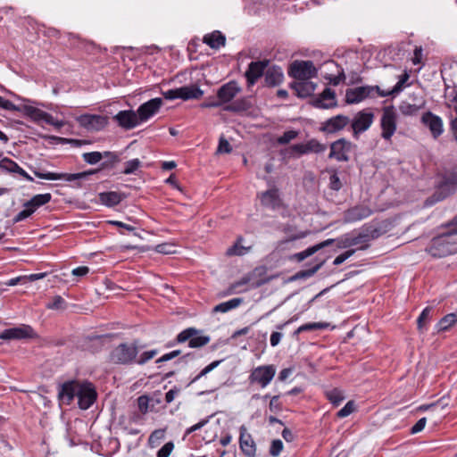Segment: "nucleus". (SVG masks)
Wrapping results in <instances>:
<instances>
[{
  "label": "nucleus",
  "mask_w": 457,
  "mask_h": 457,
  "mask_svg": "<svg viewBox=\"0 0 457 457\" xmlns=\"http://www.w3.org/2000/svg\"><path fill=\"white\" fill-rule=\"evenodd\" d=\"M445 231L434 237L427 251L435 258H443L457 253V215L448 223L442 226Z\"/></svg>",
  "instance_id": "f257e3e1"
},
{
  "label": "nucleus",
  "mask_w": 457,
  "mask_h": 457,
  "mask_svg": "<svg viewBox=\"0 0 457 457\" xmlns=\"http://www.w3.org/2000/svg\"><path fill=\"white\" fill-rule=\"evenodd\" d=\"M149 398L147 395H141L137 398V406L142 414L148 412Z\"/></svg>",
  "instance_id": "69168bd1"
},
{
  "label": "nucleus",
  "mask_w": 457,
  "mask_h": 457,
  "mask_svg": "<svg viewBox=\"0 0 457 457\" xmlns=\"http://www.w3.org/2000/svg\"><path fill=\"white\" fill-rule=\"evenodd\" d=\"M142 166L139 159H132L124 163V169L120 171L124 175L137 174V171Z\"/></svg>",
  "instance_id": "37998d69"
},
{
  "label": "nucleus",
  "mask_w": 457,
  "mask_h": 457,
  "mask_svg": "<svg viewBox=\"0 0 457 457\" xmlns=\"http://www.w3.org/2000/svg\"><path fill=\"white\" fill-rule=\"evenodd\" d=\"M51 199H52V195L49 193L39 194V195H34L30 199V203L34 204L36 205V207L38 209L39 207L48 204L51 201Z\"/></svg>",
  "instance_id": "603ef678"
},
{
  "label": "nucleus",
  "mask_w": 457,
  "mask_h": 457,
  "mask_svg": "<svg viewBox=\"0 0 457 457\" xmlns=\"http://www.w3.org/2000/svg\"><path fill=\"white\" fill-rule=\"evenodd\" d=\"M298 137V131L287 130L283 133L282 136L278 137L277 142L278 145H287L291 140Z\"/></svg>",
  "instance_id": "5fc2aeb1"
},
{
  "label": "nucleus",
  "mask_w": 457,
  "mask_h": 457,
  "mask_svg": "<svg viewBox=\"0 0 457 457\" xmlns=\"http://www.w3.org/2000/svg\"><path fill=\"white\" fill-rule=\"evenodd\" d=\"M232 152V147L228 141L221 137L219 140V145L217 148L218 154H229Z\"/></svg>",
  "instance_id": "e2e57ef3"
},
{
  "label": "nucleus",
  "mask_w": 457,
  "mask_h": 457,
  "mask_svg": "<svg viewBox=\"0 0 457 457\" xmlns=\"http://www.w3.org/2000/svg\"><path fill=\"white\" fill-rule=\"evenodd\" d=\"M401 112L404 115H412L417 112L419 106L416 104H411L406 102H403L399 106Z\"/></svg>",
  "instance_id": "13d9d810"
},
{
  "label": "nucleus",
  "mask_w": 457,
  "mask_h": 457,
  "mask_svg": "<svg viewBox=\"0 0 457 457\" xmlns=\"http://www.w3.org/2000/svg\"><path fill=\"white\" fill-rule=\"evenodd\" d=\"M261 203L263 206L269 207L272 210L277 208L280 203L278 189L271 188L262 193Z\"/></svg>",
  "instance_id": "473e14b6"
},
{
  "label": "nucleus",
  "mask_w": 457,
  "mask_h": 457,
  "mask_svg": "<svg viewBox=\"0 0 457 457\" xmlns=\"http://www.w3.org/2000/svg\"><path fill=\"white\" fill-rule=\"evenodd\" d=\"M276 373L273 365H263L253 369L249 376L250 383H257L262 387L267 386Z\"/></svg>",
  "instance_id": "4468645a"
},
{
  "label": "nucleus",
  "mask_w": 457,
  "mask_h": 457,
  "mask_svg": "<svg viewBox=\"0 0 457 457\" xmlns=\"http://www.w3.org/2000/svg\"><path fill=\"white\" fill-rule=\"evenodd\" d=\"M76 120L81 127L87 130L99 131L108 125V117L99 114H82Z\"/></svg>",
  "instance_id": "dca6fc26"
},
{
  "label": "nucleus",
  "mask_w": 457,
  "mask_h": 457,
  "mask_svg": "<svg viewBox=\"0 0 457 457\" xmlns=\"http://www.w3.org/2000/svg\"><path fill=\"white\" fill-rule=\"evenodd\" d=\"M162 105V99L160 97L152 98L147 102L140 104L136 111L139 122L142 123L148 120L151 117L158 112Z\"/></svg>",
  "instance_id": "a211bd4d"
},
{
  "label": "nucleus",
  "mask_w": 457,
  "mask_h": 457,
  "mask_svg": "<svg viewBox=\"0 0 457 457\" xmlns=\"http://www.w3.org/2000/svg\"><path fill=\"white\" fill-rule=\"evenodd\" d=\"M355 405L353 401H349L337 414L338 418H345L353 412Z\"/></svg>",
  "instance_id": "bf43d9fd"
},
{
  "label": "nucleus",
  "mask_w": 457,
  "mask_h": 457,
  "mask_svg": "<svg viewBox=\"0 0 457 457\" xmlns=\"http://www.w3.org/2000/svg\"><path fill=\"white\" fill-rule=\"evenodd\" d=\"M80 381L69 380L61 385L58 397L63 403L70 405L75 397L78 396Z\"/></svg>",
  "instance_id": "4be33fe9"
},
{
  "label": "nucleus",
  "mask_w": 457,
  "mask_h": 457,
  "mask_svg": "<svg viewBox=\"0 0 457 457\" xmlns=\"http://www.w3.org/2000/svg\"><path fill=\"white\" fill-rule=\"evenodd\" d=\"M104 161L100 164V167L103 170L113 169L115 165L120 161L118 154L110 151L104 152Z\"/></svg>",
  "instance_id": "58836bf2"
},
{
  "label": "nucleus",
  "mask_w": 457,
  "mask_h": 457,
  "mask_svg": "<svg viewBox=\"0 0 457 457\" xmlns=\"http://www.w3.org/2000/svg\"><path fill=\"white\" fill-rule=\"evenodd\" d=\"M97 393L94 385L89 381L80 382L78 391V404L81 410H87L96 402Z\"/></svg>",
  "instance_id": "f8f14e48"
},
{
  "label": "nucleus",
  "mask_w": 457,
  "mask_h": 457,
  "mask_svg": "<svg viewBox=\"0 0 457 457\" xmlns=\"http://www.w3.org/2000/svg\"><path fill=\"white\" fill-rule=\"evenodd\" d=\"M244 302L243 298H233L227 302L220 303L215 305L212 309V312H222L225 313L232 309L238 307Z\"/></svg>",
  "instance_id": "4c0bfd02"
},
{
  "label": "nucleus",
  "mask_w": 457,
  "mask_h": 457,
  "mask_svg": "<svg viewBox=\"0 0 457 457\" xmlns=\"http://www.w3.org/2000/svg\"><path fill=\"white\" fill-rule=\"evenodd\" d=\"M457 322V316L455 313H449L444 316L436 325L437 331H445Z\"/></svg>",
  "instance_id": "79ce46f5"
},
{
  "label": "nucleus",
  "mask_w": 457,
  "mask_h": 457,
  "mask_svg": "<svg viewBox=\"0 0 457 457\" xmlns=\"http://www.w3.org/2000/svg\"><path fill=\"white\" fill-rule=\"evenodd\" d=\"M311 104L319 109H330L337 105L336 93L329 87H326L319 96L311 101Z\"/></svg>",
  "instance_id": "5701e85b"
},
{
  "label": "nucleus",
  "mask_w": 457,
  "mask_h": 457,
  "mask_svg": "<svg viewBox=\"0 0 457 457\" xmlns=\"http://www.w3.org/2000/svg\"><path fill=\"white\" fill-rule=\"evenodd\" d=\"M355 252H356V249H349V250L344 252L343 253L339 254L338 256H337L335 258L333 264L337 265V266L342 264L345 261H346L348 258L353 256Z\"/></svg>",
  "instance_id": "0e129e2a"
},
{
  "label": "nucleus",
  "mask_w": 457,
  "mask_h": 457,
  "mask_svg": "<svg viewBox=\"0 0 457 457\" xmlns=\"http://www.w3.org/2000/svg\"><path fill=\"white\" fill-rule=\"evenodd\" d=\"M317 85L309 79L293 81L289 84V87L295 91V95L299 98H306L311 96L316 89Z\"/></svg>",
  "instance_id": "c85d7f7f"
},
{
  "label": "nucleus",
  "mask_w": 457,
  "mask_h": 457,
  "mask_svg": "<svg viewBox=\"0 0 457 457\" xmlns=\"http://www.w3.org/2000/svg\"><path fill=\"white\" fill-rule=\"evenodd\" d=\"M101 170H103L101 169V167H99L97 169H92L78 173H67V181L75 182L74 187L79 188L82 187V179H87L89 176L96 174Z\"/></svg>",
  "instance_id": "72a5a7b5"
},
{
  "label": "nucleus",
  "mask_w": 457,
  "mask_h": 457,
  "mask_svg": "<svg viewBox=\"0 0 457 457\" xmlns=\"http://www.w3.org/2000/svg\"><path fill=\"white\" fill-rule=\"evenodd\" d=\"M328 327V323L324 322H310L302 325V329H303L304 332L306 331H312V330H318V329H324Z\"/></svg>",
  "instance_id": "680f3d73"
},
{
  "label": "nucleus",
  "mask_w": 457,
  "mask_h": 457,
  "mask_svg": "<svg viewBox=\"0 0 457 457\" xmlns=\"http://www.w3.org/2000/svg\"><path fill=\"white\" fill-rule=\"evenodd\" d=\"M241 91V87H238L237 81L231 80L222 85L217 91V98L220 103L228 104Z\"/></svg>",
  "instance_id": "bb28decb"
},
{
  "label": "nucleus",
  "mask_w": 457,
  "mask_h": 457,
  "mask_svg": "<svg viewBox=\"0 0 457 457\" xmlns=\"http://www.w3.org/2000/svg\"><path fill=\"white\" fill-rule=\"evenodd\" d=\"M157 353L158 351L156 349L143 352L141 354H137V356H136L135 364L144 365L153 359Z\"/></svg>",
  "instance_id": "3c124183"
},
{
  "label": "nucleus",
  "mask_w": 457,
  "mask_h": 457,
  "mask_svg": "<svg viewBox=\"0 0 457 457\" xmlns=\"http://www.w3.org/2000/svg\"><path fill=\"white\" fill-rule=\"evenodd\" d=\"M112 120L124 130H130L140 124L137 112L131 109L120 111Z\"/></svg>",
  "instance_id": "6ab92c4d"
},
{
  "label": "nucleus",
  "mask_w": 457,
  "mask_h": 457,
  "mask_svg": "<svg viewBox=\"0 0 457 457\" xmlns=\"http://www.w3.org/2000/svg\"><path fill=\"white\" fill-rule=\"evenodd\" d=\"M325 263V260L319 262L311 269L302 270L289 278V281H295L300 279H306L313 276Z\"/></svg>",
  "instance_id": "e433bc0d"
},
{
  "label": "nucleus",
  "mask_w": 457,
  "mask_h": 457,
  "mask_svg": "<svg viewBox=\"0 0 457 457\" xmlns=\"http://www.w3.org/2000/svg\"><path fill=\"white\" fill-rule=\"evenodd\" d=\"M284 158H298L303 154H307L305 144H295L288 148L280 151Z\"/></svg>",
  "instance_id": "c9c22d12"
},
{
  "label": "nucleus",
  "mask_w": 457,
  "mask_h": 457,
  "mask_svg": "<svg viewBox=\"0 0 457 457\" xmlns=\"http://www.w3.org/2000/svg\"><path fill=\"white\" fill-rule=\"evenodd\" d=\"M332 245H333L332 240H325L323 242H320L319 244L312 245L302 252L303 253L304 257L308 258V257L313 255L314 253H316L318 251H320L325 247L330 246Z\"/></svg>",
  "instance_id": "c03bdc74"
},
{
  "label": "nucleus",
  "mask_w": 457,
  "mask_h": 457,
  "mask_svg": "<svg viewBox=\"0 0 457 457\" xmlns=\"http://www.w3.org/2000/svg\"><path fill=\"white\" fill-rule=\"evenodd\" d=\"M20 165L8 157H4L0 161V168L6 172L15 173L18 170Z\"/></svg>",
  "instance_id": "8fccbe9b"
},
{
  "label": "nucleus",
  "mask_w": 457,
  "mask_h": 457,
  "mask_svg": "<svg viewBox=\"0 0 457 457\" xmlns=\"http://www.w3.org/2000/svg\"><path fill=\"white\" fill-rule=\"evenodd\" d=\"M199 330L195 328H187L182 330L176 337L179 344L188 341V346L191 348H200L206 345L211 337L209 336H198Z\"/></svg>",
  "instance_id": "6e6552de"
},
{
  "label": "nucleus",
  "mask_w": 457,
  "mask_h": 457,
  "mask_svg": "<svg viewBox=\"0 0 457 457\" xmlns=\"http://www.w3.org/2000/svg\"><path fill=\"white\" fill-rule=\"evenodd\" d=\"M263 86L267 87H275L279 86L284 80L282 68L278 65H268L264 71Z\"/></svg>",
  "instance_id": "393cba45"
},
{
  "label": "nucleus",
  "mask_w": 457,
  "mask_h": 457,
  "mask_svg": "<svg viewBox=\"0 0 457 457\" xmlns=\"http://www.w3.org/2000/svg\"><path fill=\"white\" fill-rule=\"evenodd\" d=\"M203 42L209 46L212 49H219L226 44V37L220 30H214L206 34Z\"/></svg>",
  "instance_id": "2f4dec72"
},
{
  "label": "nucleus",
  "mask_w": 457,
  "mask_h": 457,
  "mask_svg": "<svg viewBox=\"0 0 457 457\" xmlns=\"http://www.w3.org/2000/svg\"><path fill=\"white\" fill-rule=\"evenodd\" d=\"M266 272L267 270L264 266L256 267L251 273L244 276L239 281L232 284L230 290H235L238 287L246 285L250 282H252V288H258L270 281V278H263L266 275Z\"/></svg>",
  "instance_id": "9d476101"
},
{
  "label": "nucleus",
  "mask_w": 457,
  "mask_h": 457,
  "mask_svg": "<svg viewBox=\"0 0 457 457\" xmlns=\"http://www.w3.org/2000/svg\"><path fill=\"white\" fill-rule=\"evenodd\" d=\"M337 68L340 70L338 71V74L337 76L334 75H328L325 76V79L328 80L329 84L333 86H338L341 82H344L345 79V74L344 71V69L339 67L337 64H336Z\"/></svg>",
  "instance_id": "864d4df0"
},
{
  "label": "nucleus",
  "mask_w": 457,
  "mask_h": 457,
  "mask_svg": "<svg viewBox=\"0 0 457 457\" xmlns=\"http://www.w3.org/2000/svg\"><path fill=\"white\" fill-rule=\"evenodd\" d=\"M307 154L310 153H322L326 150V145L320 143L317 139H310L305 143Z\"/></svg>",
  "instance_id": "09e8293b"
},
{
  "label": "nucleus",
  "mask_w": 457,
  "mask_h": 457,
  "mask_svg": "<svg viewBox=\"0 0 457 457\" xmlns=\"http://www.w3.org/2000/svg\"><path fill=\"white\" fill-rule=\"evenodd\" d=\"M374 118L375 115L370 108L358 112L349 122L353 137L356 140L359 139L360 135L370 128Z\"/></svg>",
  "instance_id": "39448f33"
},
{
  "label": "nucleus",
  "mask_w": 457,
  "mask_h": 457,
  "mask_svg": "<svg viewBox=\"0 0 457 457\" xmlns=\"http://www.w3.org/2000/svg\"><path fill=\"white\" fill-rule=\"evenodd\" d=\"M374 88L378 86H362L354 88H348L345 92V102L348 104H358L368 97L374 96Z\"/></svg>",
  "instance_id": "f3484780"
},
{
  "label": "nucleus",
  "mask_w": 457,
  "mask_h": 457,
  "mask_svg": "<svg viewBox=\"0 0 457 457\" xmlns=\"http://www.w3.org/2000/svg\"><path fill=\"white\" fill-rule=\"evenodd\" d=\"M270 64V60L263 59L260 61L251 62L245 72L247 87H253L257 80L263 77L264 71Z\"/></svg>",
  "instance_id": "2eb2a0df"
},
{
  "label": "nucleus",
  "mask_w": 457,
  "mask_h": 457,
  "mask_svg": "<svg viewBox=\"0 0 457 457\" xmlns=\"http://www.w3.org/2000/svg\"><path fill=\"white\" fill-rule=\"evenodd\" d=\"M111 338V335H88L85 337L84 346L92 353H98Z\"/></svg>",
  "instance_id": "cd10ccee"
},
{
  "label": "nucleus",
  "mask_w": 457,
  "mask_h": 457,
  "mask_svg": "<svg viewBox=\"0 0 457 457\" xmlns=\"http://www.w3.org/2000/svg\"><path fill=\"white\" fill-rule=\"evenodd\" d=\"M381 129V137L386 140H390L396 130V114L394 106H386L383 109Z\"/></svg>",
  "instance_id": "ddd939ff"
},
{
  "label": "nucleus",
  "mask_w": 457,
  "mask_h": 457,
  "mask_svg": "<svg viewBox=\"0 0 457 457\" xmlns=\"http://www.w3.org/2000/svg\"><path fill=\"white\" fill-rule=\"evenodd\" d=\"M349 122L350 119L348 116L338 114L322 122L320 127V131L326 134H335L344 129Z\"/></svg>",
  "instance_id": "aec40b11"
},
{
  "label": "nucleus",
  "mask_w": 457,
  "mask_h": 457,
  "mask_svg": "<svg viewBox=\"0 0 457 457\" xmlns=\"http://www.w3.org/2000/svg\"><path fill=\"white\" fill-rule=\"evenodd\" d=\"M408 79H409L408 74H404L403 76H402L401 79H399V81L391 89V93H393L394 96L399 94L403 89L404 85H405L406 81L408 80Z\"/></svg>",
  "instance_id": "774afa93"
},
{
  "label": "nucleus",
  "mask_w": 457,
  "mask_h": 457,
  "mask_svg": "<svg viewBox=\"0 0 457 457\" xmlns=\"http://www.w3.org/2000/svg\"><path fill=\"white\" fill-rule=\"evenodd\" d=\"M342 187V182L337 174V172H334L329 177V188L335 191L340 190Z\"/></svg>",
  "instance_id": "338daca9"
},
{
  "label": "nucleus",
  "mask_w": 457,
  "mask_h": 457,
  "mask_svg": "<svg viewBox=\"0 0 457 457\" xmlns=\"http://www.w3.org/2000/svg\"><path fill=\"white\" fill-rule=\"evenodd\" d=\"M239 448L246 457L256 456V444L245 426L239 428Z\"/></svg>",
  "instance_id": "b1692460"
},
{
  "label": "nucleus",
  "mask_w": 457,
  "mask_h": 457,
  "mask_svg": "<svg viewBox=\"0 0 457 457\" xmlns=\"http://www.w3.org/2000/svg\"><path fill=\"white\" fill-rule=\"evenodd\" d=\"M82 158L83 160L90 164V165H95L98 162H100L103 159H104V152L101 153V152H88V153H84L82 154Z\"/></svg>",
  "instance_id": "de8ad7c7"
},
{
  "label": "nucleus",
  "mask_w": 457,
  "mask_h": 457,
  "mask_svg": "<svg viewBox=\"0 0 457 457\" xmlns=\"http://www.w3.org/2000/svg\"><path fill=\"white\" fill-rule=\"evenodd\" d=\"M288 75L297 80L310 79L318 75V71L312 61H294L288 69Z\"/></svg>",
  "instance_id": "423d86ee"
},
{
  "label": "nucleus",
  "mask_w": 457,
  "mask_h": 457,
  "mask_svg": "<svg viewBox=\"0 0 457 457\" xmlns=\"http://www.w3.org/2000/svg\"><path fill=\"white\" fill-rule=\"evenodd\" d=\"M372 214V210L367 205L359 204L347 209L344 212V221L353 223L368 218Z\"/></svg>",
  "instance_id": "a878e982"
},
{
  "label": "nucleus",
  "mask_w": 457,
  "mask_h": 457,
  "mask_svg": "<svg viewBox=\"0 0 457 457\" xmlns=\"http://www.w3.org/2000/svg\"><path fill=\"white\" fill-rule=\"evenodd\" d=\"M356 145L351 141L341 137L330 144L329 159H335L337 162H346L350 160L348 153Z\"/></svg>",
  "instance_id": "9b49d317"
},
{
  "label": "nucleus",
  "mask_w": 457,
  "mask_h": 457,
  "mask_svg": "<svg viewBox=\"0 0 457 457\" xmlns=\"http://www.w3.org/2000/svg\"><path fill=\"white\" fill-rule=\"evenodd\" d=\"M326 396L328 400L334 405L338 406L342 401L345 399V396L341 390L337 388H334L330 391L326 392Z\"/></svg>",
  "instance_id": "a18cd8bd"
},
{
  "label": "nucleus",
  "mask_w": 457,
  "mask_h": 457,
  "mask_svg": "<svg viewBox=\"0 0 457 457\" xmlns=\"http://www.w3.org/2000/svg\"><path fill=\"white\" fill-rule=\"evenodd\" d=\"M177 90L178 98L184 101L190 99H200L204 95V91L195 84L177 87Z\"/></svg>",
  "instance_id": "7c9ffc66"
},
{
  "label": "nucleus",
  "mask_w": 457,
  "mask_h": 457,
  "mask_svg": "<svg viewBox=\"0 0 457 457\" xmlns=\"http://www.w3.org/2000/svg\"><path fill=\"white\" fill-rule=\"evenodd\" d=\"M421 122L429 129L431 136L435 139L438 138L444 132L442 119L430 111L422 114Z\"/></svg>",
  "instance_id": "412c9836"
},
{
  "label": "nucleus",
  "mask_w": 457,
  "mask_h": 457,
  "mask_svg": "<svg viewBox=\"0 0 457 457\" xmlns=\"http://www.w3.org/2000/svg\"><path fill=\"white\" fill-rule=\"evenodd\" d=\"M379 233L377 228H374L370 234L369 232H361L357 236H353L352 234H345L337 238H329L328 240L333 241V245L336 244L337 249L348 248L353 245H357L360 244H365L361 245L360 250H366L368 248L367 243L370 238H377Z\"/></svg>",
  "instance_id": "20e7f679"
},
{
  "label": "nucleus",
  "mask_w": 457,
  "mask_h": 457,
  "mask_svg": "<svg viewBox=\"0 0 457 457\" xmlns=\"http://www.w3.org/2000/svg\"><path fill=\"white\" fill-rule=\"evenodd\" d=\"M252 107L251 102L247 98L237 99L230 104L225 105L223 110L230 112H246Z\"/></svg>",
  "instance_id": "f704fd0d"
},
{
  "label": "nucleus",
  "mask_w": 457,
  "mask_h": 457,
  "mask_svg": "<svg viewBox=\"0 0 457 457\" xmlns=\"http://www.w3.org/2000/svg\"><path fill=\"white\" fill-rule=\"evenodd\" d=\"M243 240H244V238L242 237H238L237 238V241L235 242V244L232 246H230L229 248H228L226 254L228 256H235V255L242 256V255L245 254L246 253H248L251 249V246H248V247L243 246L241 245Z\"/></svg>",
  "instance_id": "ea45409f"
},
{
  "label": "nucleus",
  "mask_w": 457,
  "mask_h": 457,
  "mask_svg": "<svg viewBox=\"0 0 457 457\" xmlns=\"http://www.w3.org/2000/svg\"><path fill=\"white\" fill-rule=\"evenodd\" d=\"M142 347L137 339L131 343H120L110 352L109 361L116 365H133Z\"/></svg>",
  "instance_id": "f03ea898"
},
{
  "label": "nucleus",
  "mask_w": 457,
  "mask_h": 457,
  "mask_svg": "<svg viewBox=\"0 0 457 457\" xmlns=\"http://www.w3.org/2000/svg\"><path fill=\"white\" fill-rule=\"evenodd\" d=\"M22 112L37 123L45 122L56 129H61L64 126V122L62 120H55L50 113L37 107L24 104L22 105Z\"/></svg>",
  "instance_id": "1a4fd4ad"
},
{
  "label": "nucleus",
  "mask_w": 457,
  "mask_h": 457,
  "mask_svg": "<svg viewBox=\"0 0 457 457\" xmlns=\"http://www.w3.org/2000/svg\"><path fill=\"white\" fill-rule=\"evenodd\" d=\"M457 186V164L451 169L445 170L438 183L437 189L431 198L426 200V204H433L437 201L445 199L447 195L452 194Z\"/></svg>",
  "instance_id": "7ed1b4c3"
},
{
  "label": "nucleus",
  "mask_w": 457,
  "mask_h": 457,
  "mask_svg": "<svg viewBox=\"0 0 457 457\" xmlns=\"http://www.w3.org/2000/svg\"><path fill=\"white\" fill-rule=\"evenodd\" d=\"M432 307H426L417 320V328L420 333H424L427 330V323L431 318Z\"/></svg>",
  "instance_id": "a19ab883"
},
{
  "label": "nucleus",
  "mask_w": 457,
  "mask_h": 457,
  "mask_svg": "<svg viewBox=\"0 0 457 457\" xmlns=\"http://www.w3.org/2000/svg\"><path fill=\"white\" fill-rule=\"evenodd\" d=\"M174 449L173 442L170 441L164 444L157 452V457H169Z\"/></svg>",
  "instance_id": "052dcab7"
},
{
  "label": "nucleus",
  "mask_w": 457,
  "mask_h": 457,
  "mask_svg": "<svg viewBox=\"0 0 457 457\" xmlns=\"http://www.w3.org/2000/svg\"><path fill=\"white\" fill-rule=\"evenodd\" d=\"M33 172H34L35 176L39 179H49V180L64 179L67 181V173L41 172L39 170H34Z\"/></svg>",
  "instance_id": "49530a36"
},
{
  "label": "nucleus",
  "mask_w": 457,
  "mask_h": 457,
  "mask_svg": "<svg viewBox=\"0 0 457 457\" xmlns=\"http://www.w3.org/2000/svg\"><path fill=\"white\" fill-rule=\"evenodd\" d=\"M280 396L274 395L270 398L269 410L273 413H279L283 410L282 403L279 401Z\"/></svg>",
  "instance_id": "4d7b16f0"
},
{
  "label": "nucleus",
  "mask_w": 457,
  "mask_h": 457,
  "mask_svg": "<svg viewBox=\"0 0 457 457\" xmlns=\"http://www.w3.org/2000/svg\"><path fill=\"white\" fill-rule=\"evenodd\" d=\"M37 337L38 335L34 330V328L31 326L26 324H21L19 327L6 328L0 333V339L5 341L33 339Z\"/></svg>",
  "instance_id": "0eeeda50"
},
{
  "label": "nucleus",
  "mask_w": 457,
  "mask_h": 457,
  "mask_svg": "<svg viewBox=\"0 0 457 457\" xmlns=\"http://www.w3.org/2000/svg\"><path fill=\"white\" fill-rule=\"evenodd\" d=\"M283 450V442L280 439H274L270 443L269 453L272 457H278Z\"/></svg>",
  "instance_id": "6e6d98bb"
},
{
  "label": "nucleus",
  "mask_w": 457,
  "mask_h": 457,
  "mask_svg": "<svg viewBox=\"0 0 457 457\" xmlns=\"http://www.w3.org/2000/svg\"><path fill=\"white\" fill-rule=\"evenodd\" d=\"M126 197L127 195L125 193L117 191H107L98 194L99 202L107 207H114L120 204Z\"/></svg>",
  "instance_id": "c756f323"
}]
</instances>
